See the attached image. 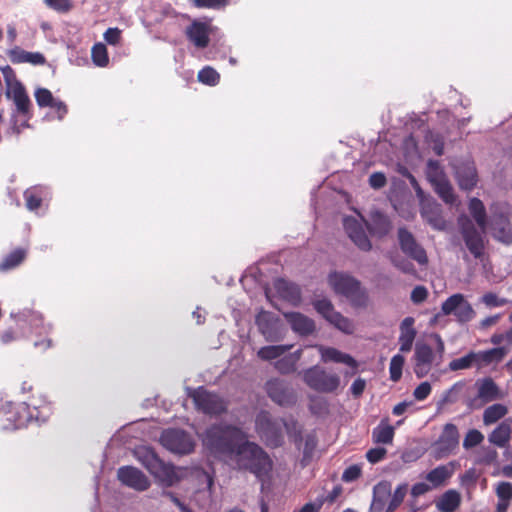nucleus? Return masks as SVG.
<instances>
[{"label":"nucleus","instance_id":"1","mask_svg":"<svg viewBox=\"0 0 512 512\" xmlns=\"http://www.w3.org/2000/svg\"><path fill=\"white\" fill-rule=\"evenodd\" d=\"M245 438L247 436L241 428L227 423H217L205 430L202 443L213 455L230 460Z\"/></svg>","mask_w":512,"mask_h":512},{"label":"nucleus","instance_id":"2","mask_svg":"<svg viewBox=\"0 0 512 512\" xmlns=\"http://www.w3.org/2000/svg\"><path fill=\"white\" fill-rule=\"evenodd\" d=\"M230 460L239 470L249 471L262 483L270 477L272 460L262 447L247 438L241 442Z\"/></svg>","mask_w":512,"mask_h":512},{"label":"nucleus","instance_id":"3","mask_svg":"<svg viewBox=\"0 0 512 512\" xmlns=\"http://www.w3.org/2000/svg\"><path fill=\"white\" fill-rule=\"evenodd\" d=\"M37 407L33 401L13 403L0 400V429L16 430L25 427L32 421H45L47 406Z\"/></svg>","mask_w":512,"mask_h":512},{"label":"nucleus","instance_id":"4","mask_svg":"<svg viewBox=\"0 0 512 512\" xmlns=\"http://www.w3.org/2000/svg\"><path fill=\"white\" fill-rule=\"evenodd\" d=\"M302 379L310 389L318 393H336L341 386V378L337 373L319 365L305 369L302 372Z\"/></svg>","mask_w":512,"mask_h":512},{"label":"nucleus","instance_id":"5","mask_svg":"<svg viewBox=\"0 0 512 512\" xmlns=\"http://www.w3.org/2000/svg\"><path fill=\"white\" fill-rule=\"evenodd\" d=\"M139 462L156 478L167 486H172L178 481L174 467L164 463L155 451L149 447H140L136 450Z\"/></svg>","mask_w":512,"mask_h":512},{"label":"nucleus","instance_id":"6","mask_svg":"<svg viewBox=\"0 0 512 512\" xmlns=\"http://www.w3.org/2000/svg\"><path fill=\"white\" fill-rule=\"evenodd\" d=\"M283 418H273L268 411H260L255 419V429L268 446L278 447L283 442Z\"/></svg>","mask_w":512,"mask_h":512},{"label":"nucleus","instance_id":"7","mask_svg":"<svg viewBox=\"0 0 512 512\" xmlns=\"http://www.w3.org/2000/svg\"><path fill=\"white\" fill-rule=\"evenodd\" d=\"M195 408L209 416H220L226 413L228 402L219 394L210 392L203 386L193 389L189 393Z\"/></svg>","mask_w":512,"mask_h":512},{"label":"nucleus","instance_id":"8","mask_svg":"<svg viewBox=\"0 0 512 512\" xmlns=\"http://www.w3.org/2000/svg\"><path fill=\"white\" fill-rule=\"evenodd\" d=\"M328 282L335 293L343 295L353 302L364 301L366 298L360 281L349 274L332 272L328 276Z\"/></svg>","mask_w":512,"mask_h":512},{"label":"nucleus","instance_id":"9","mask_svg":"<svg viewBox=\"0 0 512 512\" xmlns=\"http://www.w3.org/2000/svg\"><path fill=\"white\" fill-rule=\"evenodd\" d=\"M2 72L7 82V96L13 100L20 115L29 116L32 104L24 85L15 78L10 66L2 68Z\"/></svg>","mask_w":512,"mask_h":512},{"label":"nucleus","instance_id":"10","mask_svg":"<svg viewBox=\"0 0 512 512\" xmlns=\"http://www.w3.org/2000/svg\"><path fill=\"white\" fill-rule=\"evenodd\" d=\"M160 442L169 451L180 455L191 453L195 447L192 436L182 429L164 430Z\"/></svg>","mask_w":512,"mask_h":512},{"label":"nucleus","instance_id":"11","mask_svg":"<svg viewBox=\"0 0 512 512\" xmlns=\"http://www.w3.org/2000/svg\"><path fill=\"white\" fill-rule=\"evenodd\" d=\"M441 310L444 315H454L459 323L470 322L476 315L472 305L460 293L448 297L442 303Z\"/></svg>","mask_w":512,"mask_h":512},{"label":"nucleus","instance_id":"12","mask_svg":"<svg viewBox=\"0 0 512 512\" xmlns=\"http://www.w3.org/2000/svg\"><path fill=\"white\" fill-rule=\"evenodd\" d=\"M459 441L457 426L453 423L445 424L438 439L432 445L435 458L442 459L453 454L459 446Z\"/></svg>","mask_w":512,"mask_h":512},{"label":"nucleus","instance_id":"13","mask_svg":"<svg viewBox=\"0 0 512 512\" xmlns=\"http://www.w3.org/2000/svg\"><path fill=\"white\" fill-rule=\"evenodd\" d=\"M459 230L469 252L479 259L484 255L485 245L482 234L467 217L458 220Z\"/></svg>","mask_w":512,"mask_h":512},{"label":"nucleus","instance_id":"14","mask_svg":"<svg viewBox=\"0 0 512 512\" xmlns=\"http://www.w3.org/2000/svg\"><path fill=\"white\" fill-rule=\"evenodd\" d=\"M398 243L401 251L416 261L419 265L428 264V256L425 249L417 242L414 235L405 227H400L397 232Z\"/></svg>","mask_w":512,"mask_h":512},{"label":"nucleus","instance_id":"15","mask_svg":"<svg viewBox=\"0 0 512 512\" xmlns=\"http://www.w3.org/2000/svg\"><path fill=\"white\" fill-rule=\"evenodd\" d=\"M265 390L269 398L280 406H292L296 402V396L292 388L281 379H270L265 384Z\"/></svg>","mask_w":512,"mask_h":512},{"label":"nucleus","instance_id":"16","mask_svg":"<svg viewBox=\"0 0 512 512\" xmlns=\"http://www.w3.org/2000/svg\"><path fill=\"white\" fill-rule=\"evenodd\" d=\"M255 323L267 341L279 340V318L272 312L261 310L255 318Z\"/></svg>","mask_w":512,"mask_h":512},{"label":"nucleus","instance_id":"17","mask_svg":"<svg viewBox=\"0 0 512 512\" xmlns=\"http://www.w3.org/2000/svg\"><path fill=\"white\" fill-rule=\"evenodd\" d=\"M117 476L122 484L138 491H145L150 486V481L145 474L133 466L120 467Z\"/></svg>","mask_w":512,"mask_h":512},{"label":"nucleus","instance_id":"18","mask_svg":"<svg viewBox=\"0 0 512 512\" xmlns=\"http://www.w3.org/2000/svg\"><path fill=\"white\" fill-rule=\"evenodd\" d=\"M317 348L320 353L322 362L342 363L352 368L353 371L351 373L346 372L345 376L354 375L356 373L358 362L350 354L344 353L334 347L319 345Z\"/></svg>","mask_w":512,"mask_h":512},{"label":"nucleus","instance_id":"19","mask_svg":"<svg viewBox=\"0 0 512 512\" xmlns=\"http://www.w3.org/2000/svg\"><path fill=\"white\" fill-rule=\"evenodd\" d=\"M414 372L417 378L425 377L431 370L434 353L428 344H416L414 353Z\"/></svg>","mask_w":512,"mask_h":512},{"label":"nucleus","instance_id":"20","mask_svg":"<svg viewBox=\"0 0 512 512\" xmlns=\"http://www.w3.org/2000/svg\"><path fill=\"white\" fill-rule=\"evenodd\" d=\"M344 228L349 238L359 249L362 251L371 250L372 244L362 225L356 219L346 217L344 219Z\"/></svg>","mask_w":512,"mask_h":512},{"label":"nucleus","instance_id":"21","mask_svg":"<svg viewBox=\"0 0 512 512\" xmlns=\"http://www.w3.org/2000/svg\"><path fill=\"white\" fill-rule=\"evenodd\" d=\"M507 354L508 349L503 346L483 351H474L476 369L481 370L492 365H498L504 360Z\"/></svg>","mask_w":512,"mask_h":512},{"label":"nucleus","instance_id":"22","mask_svg":"<svg viewBox=\"0 0 512 512\" xmlns=\"http://www.w3.org/2000/svg\"><path fill=\"white\" fill-rule=\"evenodd\" d=\"M458 185L463 190H472L477 184V171L473 162H462L455 167Z\"/></svg>","mask_w":512,"mask_h":512},{"label":"nucleus","instance_id":"23","mask_svg":"<svg viewBox=\"0 0 512 512\" xmlns=\"http://www.w3.org/2000/svg\"><path fill=\"white\" fill-rule=\"evenodd\" d=\"M186 36L197 48H206L210 42L208 25L197 20L187 27Z\"/></svg>","mask_w":512,"mask_h":512},{"label":"nucleus","instance_id":"24","mask_svg":"<svg viewBox=\"0 0 512 512\" xmlns=\"http://www.w3.org/2000/svg\"><path fill=\"white\" fill-rule=\"evenodd\" d=\"M292 330L302 336L310 335L315 330V323L312 319L299 312H289L284 314Z\"/></svg>","mask_w":512,"mask_h":512},{"label":"nucleus","instance_id":"25","mask_svg":"<svg viewBox=\"0 0 512 512\" xmlns=\"http://www.w3.org/2000/svg\"><path fill=\"white\" fill-rule=\"evenodd\" d=\"M415 320L413 317H406L400 324V335H399V350L402 353H407L412 349L414 340L417 335V331L414 328Z\"/></svg>","mask_w":512,"mask_h":512},{"label":"nucleus","instance_id":"26","mask_svg":"<svg viewBox=\"0 0 512 512\" xmlns=\"http://www.w3.org/2000/svg\"><path fill=\"white\" fill-rule=\"evenodd\" d=\"M274 288L280 298L294 305L298 304L301 300V291L299 287L292 282L279 278L275 280Z\"/></svg>","mask_w":512,"mask_h":512},{"label":"nucleus","instance_id":"27","mask_svg":"<svg viewBox=\"0 0 512 512\" xmlns=\"http://www.w3.org/2000/svg\"><path fill=\"white\" fill-rule=\"evenodd\" d=\"M454 473V463L450 462L445 465H439L429 471L425 479L430 483L431 488L444 486Z\"/></svg>","mask_w":512,"mask_h":512},{"label":"nucleus","instance_id":"28","mask_svg":"<svg viewBox=\"0 0 512 512\" xmlns=\"http://www.w3.org/2000/svg\"><path fill=\"white\" fill-rule=\"evenodd\" d=\"M8 57L13 64L31 63L33 65H43L46 59L39 52H28L20 47H14L9 50Z\"/></svg>","mask_w":512,"mask_h":512},{"label":"nucleus","instance_id":"29","mask_svg":"<svg viewBox=\"0 0 512 512\" xmlns=\"http://www.w3.org/2000/svg\"><path fill=\"white\" fill-rule=\"evenodd\" d=\"M367 227L373 236L382 238L390 232L392 225L390 219L385 214L374 212L371 214L370 222Z\"/></svg>","mask_w":512,"mask_h":512},{"label":"nucleus","instance_id":"30","mask_svg":"<svg viewBox=\"0 0 512 512\" xmlns=\"http://www.w3.org/2000/svg\"><path fill=\"white\" fill-rule=\"evenodd\" d=\"M512 419L508 418L503 420L489 435V441L500 447H505L511 437Z\"/></svg>","mask_w":512,"mask_h":512},{"label":"nucleus","instance_id":"31","mask_svg":"<svg viewBox=\"0 0 512 512\" xmlns=\"http://www.w3.org/2000/svg\"><path fill=\"white\" fill-rule=\"evenodd\" d=\"M421 215L434 229L439 231L446 229L447 224L438 204L434 203L424 206Z\"/></svg>","mask_w":512,"mask_h":512},{"label":"nucleus","instance_id":"32","mask_svg":"<svg viewBox=\"0 0 512 512\" xmlns=\"http://www.w3.org/2000/svg\"><path fill=\"white\" fill-rule=\"evenodd\" d=\"M46 188L41 185L29 187L24 191L25 206L29 211H36L42 206Z\"/></svg>","mask_w":512,"mask_h":512},{"label":"nucleus","instance_id":"33","mask_svg":"<svg viewBox=\"0 0 512 512\" xmlns=\"http://www.w3.org/2000/svg\"><path fill=\"white\" fill-rule=\"evenodd\" d=\"M478 398L486 403L502 398L500 389L492 378H485L480 383Z\"/></svg>","mask_w":512,"mask_h":512},{"label":"nucleus","instance_id":"34","mask_svg":"<svg viewBox=\"0 0 512 512\" xmlns=\"http://www.w3.org/2000/svg\"><path fill=\"white\" fill-rule=\"evenodd\" d=\"M461 503V496L456 490L446 491L436 502V507L440 512H454Z\"/></svg>","mask_w":512,"mask_h":512},{"label":"nucleus","instance_id":"35","mask_svg":"<svg viewBox=\"0 0 512 512\" xmlns=\"http://www.w3.org/2000/svg\"><path fill=\"white\" fill-rule=\"evenodd\" d=\"M395 435L394 427L382 420L372 431V439L377 444H391Z\"/></svg>","mask_w":512,"mask_h":512},{"label":"nucleus","instance_id":"36","mask_svg":"<svg viewBox=\"0 0 512 512\" xmlns=\"http://www.w3.org/2000/svg\"><path fill=\"white\" fill-rule=\"evenodd\" d=\"M302 351L297 350L294 353L279 358L275 363V369L281 374H290L296 371L297 363L301 358Z\"/></svg>","mask_w":512,"mask_h":512},{"label":"nucleus","instance_id":"37","mask_svg":"<svg viewBox=\"0 0 512 512\" xmlns=\"http://www.w3.org/2000/svg\"><path fill=\"white\" fill-rule=\"evenodd\" d=\"M468 208L475 222L484 232L487 226V215L483 202L480 199L474 197L470 200Z\"/></svg>","mask_w":512,"mask_h":512},{"label":"nucleus","instance_id":"38","mask_svg":"<svg viewBox=\"0 0 512 512\" xmlns=\"http://www.w3.org/2000/svg\"><path fill=\"white\" fill-rule=\"evenodd\" d=\"M26 250L16 248L7 254L0 263L1 271H8L19 266L26 258Z\"/></svg>","mask_w":512,"mask_h":512},{"label":"nucleus","instance_id":"39","mask_svg":"<svg viewBox=\"0 0 512 512\" xmlns=\"http://www.w3.org/2000/svg\"><path fill=\"white\" fill-rule=\"evenodd\" d=\"M292 348V345H271V346H264L261 347L258 352L257 356L265 361L274 360L280 358L282 355H284L287 351H289Z\"/></svg>","mask_w":512,"mask_h":512},{"label":"nucleus","instance_id":"40","mask_svg":"<svg viewBox=\"0 0 512 512\" xmlns=\"http://www.w3.org/2000/svg\"><path fill=\"white\" fill-rule=\"evenodd\" d=\"M508 413V408L500 403L487 407L483 413V423L491 425L502 419Z\"/></svg>","mask_w":512,"mask_h":512},{"label":"nucleus","instance_id":"41","mask_svg":"<svg viewBox=\"0 0 512 512\" xmlns=\"http://www.w3.org/2000/svg\"><path fill=\"white\" fill-rule=\"evenodd\" d=\"M432 185L434 186L435 192L445 203L452 204L455 201L453 188L447 178H444Z\"/></svg>","mask_w":512,"mask_h":512},{"label":"nucleus","instance_id":"42","mask_svg":"<svg viewBox=\"0 0 512 512\" xmlns=\"http://www.w3.org/2000/svg\"><path fill=\"white\" fill-rule=\"evenodd\" d=\"M448 367L451 371L464 370L469 369L471 367L476 368L474 351H470L463 357L453 359L452 361L449 362Z\"/></svg>","mask_w":512,"mask_h":512},{"label":"nucleus","instance_id":"43","mask_svg":"<svg viewBox=\"0 0 512 512\" xmlns=\"http://www.w3.org/2000/svg\"><path fill=\"white\" fill-rule=\"evenodd\" d=\"M327 321L346 334H352L354 332L353 322L337 311L333 313Z\"/></svg>","mask_w":512,"mask_h":512},{"label":"nucleus","instance_id":"44","mask_svg":"<svg viewBox=\"0 0 512 512\" xmlns=\"http://www.w3.org/2000/svg\"><path fill=\"white\" fill-rule=\"evenodd\" d=\"M197 78L203 84L215 86L220 81V74L213 67L205 66L198 72Z\"/></svg>","mask_w":512,"mask_h":512},{"label":"nucleus","instance_id":"45","mask_svg":"<svg viewBox=\"0 0 512 512\" xmlns=\"http://www.w3.org/2000/svg\"><path fill=\"white\" fill-rule=\"evenodd\" d=\"M93 63L98 67H106L109 63L107 48L102 43H96L91 50Z\"/></svg>","mask_w":512,"mask_h":512},{"label":"nucleus","instance_id":"46","mask_svg":"<svg viewBox=\"0 0 512 512\" xmlns=\"http://www.w3.org/2000/svg\"><path fill=\"white\" fill-rule=\"evenodd\" d=\"M391 486L388 482H380L373 488V506L381 508L383 505V498L389 496Z\"/></svg>","mask_w":512,"mask_h":512},{"label":"nucleus","instance_id":"47","mask_svg":"<svg viewBox=\"0 0 512 512\" xmlns=\"http://www.w3.org/2000/svg\"><path fill=\"white\" fill-rule=\"evenodd\" d=\"M405 363L404 356L400 354H396L391 358L390 366H389V372H390V379L394 382H397L400 380L402 376V369Z\"/></svg>","mask_w":512,"mask_h":512},{"label":"nucleus","instance_id":"48","mask_svg":"<svg viewBox=\"0 0 512 512\" xmlns=\"http://www.w3.org/2000/svg\"><path fill=\"white\" fill-rule=\"evenodd\" d=\"M407 489V484H401L395 489L393 496L387 506L386 512H394L400 506L406 496Z\"/></svg>","mask_w":512,"mask_h":512},{"label":"nucleus","instance_id":"49","mask_svg":"<svg viewBox=\"0 0 512 512\" xmlns=\"http://www.w3.org/2000/svg\"><path fill=\"white\" fill-rule=\"evenodd\" d=\"M484 440V435L477 429H470L464 439L463 448L469 450L480 445Z\"/></svg>","mask_w":512,"mask_h":512},{"label":"nucleus","instance_id":"50","mask_svg":"<svg viewBox=\"0 0 512 512\" xmlns=\"http://www.w3.org/2000/svg\"><path fill=\"white\" fill-rule=\"evenodd\" d=\"M498 457L497 451L492 447H482L478 452L476 463L480 465H491Z\"/></svg>","mask_w":512,"mask_h":512},{"label":"nucleus","instance_id":"51","mask_svg":"<svg viewBox=\"0 0 512 512\" xmlns=\"http://www.w3.org/2000/svg\"><path fill=\"white\" fill-rule=\"evenodd\" d=\"M427 177L431 184H434L444 178L445 174L436 160H429L427 163Z\"/></svg>","mask_w":512,"mask_h":512},{"label":"nucleus","instance_id":"52","mask_svg":"<svg viewBox=\"0 0 512 512\" xmlns=\"http://www.w3.org/2000/svg\"><path fill=\"white\" fill-rule=\"evenodd\" d=\"M391 263L401 272L411 275H416V269L410 261L400 257L399 255L390 256Z\"/></svg>","mask_w":512,"mask_h":512},{"label":"nucleus","instance_id":"53","mask_svg":"<svg viewBox=\"0 0 512 512\" xmlns=\"http://www.w3.org/2000/svg\"><path fill=\"white\" fill-rule=\"evenodd\" d=\"M228 0H192L194 7L199 9H221L228 5Z\"/></svg>","mask_w":512,"mask_h":512},{"label":"nucleus","instance_id":"54","mask_svg":"<svg viewBox=\"0 0 512 512\" xmlns=\"http://www.w3.org/2000/svg\"><path fill=\"white\" fill-rule=\"evenodd\" d=\"M314 308L316 311L321 314L326 320H328L333 313L336 311L330 300L328 299H320L314 302Z\"/></svg>","mask_w":512,"mask_h":512},{"label":"nucleus","instance_id":"55","mask_svg":"<svg viewBox=\"0 0 512 512\" xmlns=\"http://www.w3.org/2000/svg\"><path fill=\"white\" fill-rule=\"evenodd\" d=\"M34 95L39 107H50L54 101L51 91L46 88H38Z\"/></svg>","mask_w":512,"mask_h":512},{"label":"nucleus","instance_id":"56","mask_svg":"<svg viewBox=\"0 0 512 512\" xmlns=\"http://www.w3.org/2000/svg\"><path fill=\"white\" fill-rule=\"evenodd\" d=\"M496 496L499 500H512V484L510 482H499L495 489Z\"/></svg>","mask_w":512,"mask_h":512},{"label":"nucleus","instance_id":"57","mask_svg":"<svg viewBox=\"0 0 512 512\" xmlns=\"http://www.w3.org/2000/svg\"><path fill=\"white\" fill-rule=\"evenodd\" d=\"M481 301L488 307H501L508 303L506 298H500L493 292L485 293L482 296Z\"/></svg>","mask_w":512,"mask_h":512},{"label":"nucleus","instance_id":"58","mask_svg":"<svg viewBox=\"0 0 512 512\" xmlns=\"http://www.w3.org/2000/svg\"><path fill=\"white\" fill-rule=\"evenodd\" d=\"M44 1L47 4V6H49L50 8H52L58 12H61V13L69 12L73 7L72 2L70 0H44Z\"/></svg>","mask_w":512,"mask_h":512},{"label":"nucleus","instance_id":"59","mask_svg":"<svg viewBox=\"0 0 512 512\" xmlns=\"http://www.w3.org/2000/svg\"><path fill=\"white\" fill-rule=\"evenodd\" d=\"M387 454V450L383 447L371 448L366 453V458L371 464L382 461Z\"/></svg>","mask_w":512,"mask_h":512},{"label":"nucleus","instance_id":"60","mask_svg":"<svg viewBox=\"0 0 512 512\" xmlns=\"http://www.w3.org/2000/svg\"><path fill=\"white\" fill-rule=\"evenodd\" d=\"M411 301L414 304H421L428 298V290L423 285L416 286L411 292Z\"/></svg>","mask_w":512,"mask_h":512},{"label":"nucleus","instance_id":"61","mask_svg":"<svg viewBox=\"0 0 512 512\" xmlns=\"http://www.w3.org/2000/svg\"><path fill=\"white\" fill-rule=\"evenodd\" d=\"M361 473L362 470L359 465H351L344 470L342 480L344 482H353L361 476Z\"/></svg>","mask_w":512,"mask_h":512},{"label":"nucleus","instance_id":"62","mask_svg":"<svg viewBox=\"0 0 512 512\" xmlns=\"http://www.w3.org/2000/svg\"><path fill=\"white\" fill-rule=\"evenodd\" d=\"M431 385L429 382L425 381L420 383L414 390L413 396L417 401L425 400L431 393Z\"/></svg>","mask_w":512,"mask_h":512},{"label":"nucleus","instance_id":"63","mask_svg":"<svg viewBox=\"0 0 512 512\" xmlns=\"http://www.w3.org/2000/svg\"><path fill=\"white\" fill-rule=\"evenodd\" d=\"M387 183L386 176L381 172H374L369 177V184L374 189L383 188Z\"/></svg>","mask_w":512,"mask_h":512},{"label":"nucleus","instance_id":"64","mask_svg":"<svg viewBox=\"0 0 512 512\" xmlns=\"http://www.w3.org/2000/svg\"><path fill=\"white\" fill-rule=\"evenodd\" d=\"M104 39L110 45H117L121 39V30L118 28H108L104 33Z\"/></svg>","mask_w":512,"mask_h":512}]
</instances>
